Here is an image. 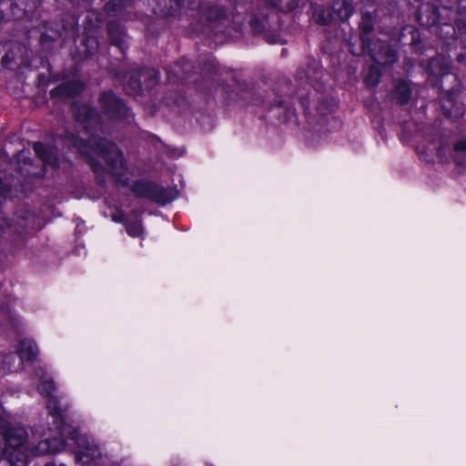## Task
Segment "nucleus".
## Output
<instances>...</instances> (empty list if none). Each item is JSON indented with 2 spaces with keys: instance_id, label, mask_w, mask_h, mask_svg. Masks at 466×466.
<instances>
[{
  "instance_id": "f257e3e1",
  "label": "nucleus",
  "mask_w": 466,
  "mask_h": 466,
  "mask_svg": "<svg viewBox=\"0 0 466 466\" xmlns=\"http://www.w3.org/2000/svg\"><path fill=\"white\" fill-rule=\"evenodd\" d=\"M168 85H175L174 89H168L162 97V103L173 109L185 111L189 102L184 90V85H193L195 90L202 94L206 100L214 97L218 90L221 91L223 104L228 106L248 107L256 106L268 111L272 117L281 124L294 123L299 125L294 107L295 99L299 102L305 116H309L311 103L314 104L317 114L327 116L333 111V101L329 97L319 98L317 102L310 99L309 90H300L297 96H283L274 90L265 95L254 91L250 83L243 81L238 75H232L230 83L219 79L222 75L219 65L214 57L207 58L198 66L192 60L181 57L174 64L165 67Z\"/></svg>"
},
{
  "instance_id": "f03ea898",
  "label": "nucleus",
  "mask_w": 466,
  "mask_h": 466,
  "mask_svg": "<svg viewBox=\"0 0 466 466\" xmlns=\"http://www.w3.org/2000/svg\"><path fill=\"white\" fill-rule=\"evenodd\" d=\"M440 41L441 50L446 53V56L439 54L429 59L427 82L439 90V100L443 116L453 117L459 114L456 99L459 79L451 72V63L456 61L459 65L466 66L465 38L461 37V42L450 46L445 43V39H440Z\"/></svg>"
},
{
  "instance_id": "7ed1b4c3",
  "label": "nucleus",
  "mask_w": 466,
  "mask_h": 466,
  "mask_svg": "<svg viewBox=\"0 0 466 466\" xmlns=\"http://www.w3.org/2000/svg\"><path fill=\"white\" fill-rule=\"evenodd\" d=\"M46 408L48 414L53 419V425L58 436L39 441L37 451L40 453L54 454L63 451L67 441H78L79 431L77 427L69 422L66 410L62 408L57 400H51Z\"/></svg>"
},
{
  "instance_id": "20e7f679",
  "label": "nucleus",
  "mask_w": 466,
  "mask_h": 466,
  "mask_svg": "<svg viewBox=\"0 0 466 466\" xmlns=\"http://www.w3.org/2000/svg\"><path fill=\"white\" fill-rule=\"evenodd\" d=\"M0 428V466H27L28 454L25 444L27 433L21 427L6 426Z\"/></svg>"
},
{
  "instance_id": "39448f33",
  "label": "nucleus",
  "mask_w": 466,
  "mask_h": 466,
  "mask_svg": "<svg viewBox=\"0 0 466 466\" xmlns=\"http://www.w3.org/2000/svg\"><path fill=\"white\" fill-rule=\"evenodd\" d=\"M440 10L448 19L441 24L437 30V37L445 39L450 45L461 42L466 36V7L461 6V0H439Z\"/></svg>"
},
{
  "instance_id": "423d86ee",
  "label": "nucleus",
  "mask_w": 466,
  "mask_h": 466,
  "mask_svg": "<svg viewBox=\"0 0 466 466\" xmlns=\"http://www.w3.org/2000/svg\"><path fill=\"white\" fill-rule=\"evenodd\" d=\"M130 190L137 198L148 199L159 206H166L177 198L175 187H165L149 178H137L130 185Z\"/></svg>"
},
{
  "instance_id": "0eeeda50",
  "label": "nucleus",
  "mask_w": 466,
  "mask_h": 466,
  "mask_svg": "<svg viewBox=\"0 0 466 466\" xmlns=\"http://www.w3.org/2000/svg\"><path fill=\"white\" fill-rule=\"evenodd\" d=\"M160 81V73L153 67L140 66L132 70L128 76L126 89L134 96L153 97L154 91Z\"/></svg>"
},
{
  "instance_id": "6e6552de",
  "label": "nucleus",
  "mask_w": 466,
  "mask_h": 466,
  "mask_svg": "<svg viewBox=\"0 0 466 466\" xmlns=\"http://www.w3.org/2000/svg\"><path fill=\"white\" fill-rule=\"evenodd\" d=\"M97 104L100 114L110 121L127 123L134 119L135 116L127 102L112 89L101 91Z\"/></svg>"
},
{
  "instance_id": "1a4fd4ad",
  "label": "nucleus",
  "mask_w": 466,
  "mask_h": 466,
  "mask_svg": "<svg viewBox=\"0 0 466 466\" xmlns=\"http://www.w3.org/2000/svg\"><path fill=\"white\" fill-rule=\"evenodd\" d=\"M85 34L82 36L79 45H76L75 50L71 51L72 58L76 63H82L94 56L99 48V41L96 35H91V31L99 27L101 20L95 12H87L84 19Z\"/></svg>"
},
{
  "instance_id": "9d476101",
  "label": "nucleus",
  "mask_w": 466,
  "mask_h": 466,
  "mask_svg": "<svg viewBox=\"0 0 466 466\" xmlns=\"http://www.w3.org/2000/svg\"><path fill=\"white\" fill-rule=\"evenodd\" d=\"M96 147L102 157L109 167V174L115 178L116 184L121 187H129V178L120 169L125 162L123 152L107 138L98 139Z\"/></svg>"
},
{
  "instance_id": "9b49d317",
  "label": "nucleus",
  "mask_w": 466,
  "mask_h": 466,
  "mask_svg": "<svg viewBox=\"0 0 466 466\" xmlns=\"http://www.w3.org/2000/svg\"><path fill=\"white\" fill-rule=\"evenodd\" d=\"M248 25L254 36L261 37L270 45L280 43L281 36L278 31L279 16L277 14L269 11L254 13L250 16Z\"/></svg>"
},
{
  "instance_id": "f8f14e48",
  "label": "nucleus",
  "mask_w": 466,
  "mask_h": 466,
  "mask_svg": "<svg viewBox=\"0 0 466 466\" xmlns=\"http://www.w3.org/2000/svg\"><path fill=\"white\" fill-rule=\"evenodd\" d=\"M350 52L353 56H369L370 59L377 65L383 67L391 66L398 61V53L388 42L371 41L369 46L355 47L351 42L349 43Z\"/></svg>"
},
{
  "instance_id": "ddd939ff",
  "label": "nucleus",
  "mask_w": 466,
  "mask_h": 466,
  "mask_svg": "<svg viewBox=\"0 0 466 466\" xmlns=\"http://www.w3.org/2000/svg\"><path fill=\"white\" fill-rule=\"evenodd\" d=\"M43 0H0V31L3 24L14 20H32Z\"/></svg>"
},
{
  "instance_id": "4468645a",
  "label": "nucleus",
  "mask_w": 466,
  "mask_h": 466,
  "mask_svg": "<svg viewBox=\"0 0 466 466\" xmlns=\"http://www.w3.org/2000/svg\"><path fill=\"white\" fill-rule=\"evenodd\" d=\"M29 50L25 45L19 42H0L1 65L4 68L14 70L29 67L31 60Z\"/></svg>"
},
{
  "instance_id": "2eb2a0df",
  "label": "nucleus",
  "mask_w": 466,
  "mask_h": 466,
  "mask_svg": "<svg viewBox=\"0 0 466 466\" xmlns=\"http://www.w3.org/2000/svg\"><path fill=\"white\" fill-rule=\"evenodd\" d=\"M324 68L319 58L306 56L303 62L298 66L295 77L300 83H305L316 90L322 87Z\"/></svg>"
},
{
  "instance_id": "dca6fc26",
  "label": "nucleus",
  "mask_w": 466,
  "mask_h": 466,
  "mask_svg": "<svg viewBox=\"0 0 466 466\" xmlns=\"http://www.w3.org/2000/svg\"><path fill=\"white\" fill-rule=\"evenodd\" d=\"M71 111L75 121L83 126L86 133H96L103 125L100 112L88 104L73 103Z\"/></svg>"
},
{
  "instance_id": "f3484780",
  "label": "nucleus",
  "mask_w": 466,
  "mask_h": 466,
  "mask_svg": "<svg viewBox=\"0 0 466 466\" xmlns=\"http://www.w3.org/2000/svg\"><path fill=\"white\" fill-rule=\"evenodd\" d=\"M416 21L421 27L432 29L437 35L439 26L443 22H448V19L439 6L431 3H423L417 10Z\"/></svg>"
},
{
  "instance_id": "a211bd4d",
  "label": "nucleus",
  "mask_w": 466,
  "mask_h": 466,
  "mask_svg": "<svg viewBox=\"0 0 466 466\" xmlns=\"http://www.w3.org/2000/svg\"><path fill=\"white\" fill-rule=\"evenodd\" d=\"M199 20L209 29L221 31L220 28L229 20V13L223 5H208L200 8Z\"/></svg>"
},
{
  "instance_id": "6ab92c4d",
  "label": "nucleus",
  "mask_w": 466,
  "mask_h": 466,
  "mask_svg": "<svg viewBox=\"0 0 466 466\" xmlns=\"http://www.w3.org/2000/svg\"><path fill=\"white\" fill-rule=\"evenodd\" d=\"M89 136L88 139L81 137L79 135L74 133H68L66 139L70 145L76 149L77 153L84 158L88 157L92 151H95L100 157L102 154L99 152L96 147L98 139L104 138L103 137L96 136L95 133H86Z\"/></svg>"
},
{
  "instance_id": "aec40b11",
  "label": "nucleus",
  "mask_w": 466,
  "mask_h": 466,
  "mask_svg": "<svg viewBox=\"0 0 466 466\" xmlns=\"http://www.w3.org/2000/svg\"><path fill=\"white\" fill-rule=\"evenodd\" d=\"M85 90V84L81 80L63 82L52 88L49 92L52 99H69L79 96Z\"/></svg>"
},
{
  "instance_id": "412c9836",
  "label": "nucleus",
  "mask_w": 466,
  "mask_h": 466,
  "mask_svg": "<svg viewBox=\"0 0 466 466\" xmlns=\"http://www.w3.org/2000/svg\"><path fill=\"white\" fill-rule=\"evenodd\" d=\"M106 34L110 44L117 47L122 54H125L128 48L126 41L127 29L125 25L117 20L108 21L106 24Z\"/></svg>"
},
{
  "instance_id": "4be33fe9",
  "label": "nucleus",
  "mask_w": 466,
  "mask_h": 466,
  "mask_svg": "<svg viewBox=\"0 0 466 466\" xmlns=\"http://www.w3.org/2000/svg\"><path fill=\"white\" fill-rule=\"evenodd\" d=\"M181 5V0H148L152 13L161 17L175 16Z\"/></svg>"
},
{
  "instance_id": "5701e85b",
  "label": "nucleus",
  "mask_w": 466,
  "mask_h": 466,
  "mask_svg": "<svg viewBox=\"0 0 466 466\" xmlns=\"http://www.w3.org/2000/svg\"><path fill=\"white\" fill-rule=\"evenodd\" d=\"M400 42L403 45L409 44L414 53L422 54L424 51L420 32L414 25H405L402 27L400 35Z\"/></svg>"
},
{
  "instance_id": "b1692460",
  "label": "nucleus",
  "mask_w": 466,
  "mask_h": 466,
  "mask_svg": "<svg viewBox=\"0 0 466 466\" xmlns=\"http://www.w3.org/2000/svg\"><path fill=\"white\" fill-rule=\"evenodd\" d=\"M14 177L12 176L5 175L3 177L0 176V251L3 248V240L5 238L4 235L5 234V220L3 217L2 207L5 200L11 195Z\"/></svg>"
},
{
  "instance_id": "393cba45",
  "label": "nucleus",
  "mask_w": 466,
  "mask_h": 466,
  "mask_svg": "<svg viewBox=\"0 0 466 466\" xmlns=\"http://www.w3.org/2000/svg\"><path fill=\"white\" fill-rule=\"evenodd\" d=\"M374 24H375V15L370 11L363 12L361 14V18L359 23L360 29V46H369L370 42L373 39L371 38V35L374 31Z\"/></svg>"
},
{
  "instance_id": "a878e982",
  "label": "nucleus",
  "mask_w": 466,
  "mask_h": 466,
  "mask_svg": "<svg viewBox=\"0 0 466 466\" xmlns=\"http://www.w3.org/2000/svg\"><path fill=\"white\" fill-rule=\"evenodd\" d=\"M133 0H109L104 5V11L108 16L126 17L132 12Z\"/></svg>"
},
{
  "instance_id": "bb28decb",
  "label": "nucleus",
  "mask_w": 466,
  "mask_h": 466,
  "mask_svg": "<svg viewBox=\"0 0 466 466\" xmlns=\"http://www.w3.org/2000/svg\"><path fill=\"white\" fill-rule=\"evenodd\" d=\"M49 22H44L43 27L44 31L41 32L39 37V43L44 51H50L53 49L55 43L62 36L61 32L57 28H53L50 26Z\"/></svg>"
},
{
  "instance_id": "cd10ccee",
  "label": "nucleus",
  "mask_w": 466,
  "mask_h": 466,
  "mask_svg": "<svg viewBox=\"0 0 466 466\" xmlns=\"http://www.w3.org/2000/svg\"><path fill=\"white\" fill-rule=\"evenodd\" d=\"M411 95V82L403 78L400 79L392 91V96L396 102L400 106L408 105Z\"/></svg>"
},
{
  "instance_id": "c85d7f7f",
  "label": "nucleus",
  "mask_w": 466,
  "mask_h": 466,
  "mask_svg": "<svg viewBox=\"0 0 466 466\" xmlns=\"http://www.w3.org/2000/svg\"><path fill=\"white\" fill-rule=\"evenodd\" d=\"M38 349L37 345L28 339H22L18 342L16 348V355L18 356L20 362H33L37 357Z\"/></svg>"
},
{
  "instance_id": "c756f323",
  "label": "nucleus",
  "mask_w": 466,
  "mask_h": 466,
  "mask_svg": "<svg viewBox=\"0 0 466 466\" xmlns=\"http://www.w3.org/2000/svg\"><path fill=\"white\" fill-rule=\"evenodd\" d=\"M311 19L319 25H328L333 20V13L322 5L310 3Z\"/></svg>"
},
{
  "instance_id": "7c9ffc66",
  "label": "nucleus",
  "mask_w": 466,
  "mask_h": 466,
  "mask_svg": "<svg viewBox=\"0 0 466 466\" xmlns=\"http://www.w3.org/2000/svg\"><path fill=\"white\" fill-rule=\"evenodd\" d=\"M271 9L279 13H291L304 5V0H266Z\"/></svg>"
},
{
  "instance_id": "2f4dec72",
  "label": "nucleus",
  "mask_w": 466,
  "mask_h": 466,
  "mask_svg": "<svg viewBox=\"0 0 466 466\" xmlns=\"http://www.w3.org/2000/svg\"><path fill=\"white\" fill-rule=\"evenodd\" d=\"M354 7L350 0H338L332 6L333 16L339 21L346 22L352 15Z\"/></svg>"
},
{
  "instance_id": "473e14b6",
  "label": "nucleus",
  "mask_w": 466,
  "mask_h": 466,
  "mask_svg": "<svg viewBox=\"0 0 466 466\" xmlns=\"http://www.w3.org/2000/svg\"><path fill=\"white\" fill-rule=\"evenodd\" d=\"M229 17L233 21H238L239 17L248 13L251 8L250 0H228Z\"/></svg>"
},
{
  "instance_id": "72a5a7b5",
  "label": "nucleus",
  "mask_w": 466,
  "mask_h": 466,
  "mask_svg": "<svg viewBox=\"0 0 466 466\" xmlns=\"http://www.w3.org/2000/svg\"><path fill=\"white\" fill-rule=\"evenodd\" d=\"M33 149L36 157L43 161L44 164H52L54 153L51 148L41 141L35 142Z\"/></svg>"
},
{
  "instance_id": "f704fd0d",
  "label": "nucleus",
  "mask_w": 466,
  "mask_h": 466,
  "mask_svg": "<svg viewBox=\"0 0 466 466\" xmlns=\"http://www.w3.org/2000/svg\"><path fill=\"white\" fill-rule=\"evenodd\" d=\"M47 70L49 76H46L43 73H39L36 78V86L38 88H46L51 83L57 82L60 77L58 73H54L52 66L47 62Z\"/></svg>"
},
{
  "instance_id": "c9c22d12",
  "label": "nucleus",
  "mask_w": 466,
  "mask_h": 466,
  "mask_svg": "<svg viewBox=\"0 0 466 466\" xmlns=\"http://www.w3.org/2000/svg\"><path fill=\"white\" fill-rule=\"evenodd\" d=\"M56 383L51 379L50 380H42L41 383L38 386L39 393L41 395L46 396V397H47L49 399L47 403L51 400H57L60 402V400L56 397L53 396V394L56 391Z\"/></svg>"
},
{
  "instance_id": "e433bc0d",
  "label": "nucleus",
  "mask_w": 466,
  "mask_h": 466,
  "mask_svg": "<svg viewBox=\"0 0 466 466\" xmlns=\"http://www.w3.org/2000/svg\"><path fill=\"white\" fill-rule=\"evenodd\" d=\"M380 76V69L377 66L371 65L369 67L368 74L364 78V82L368 86L375 87L379 85Z\"/></svg>"
},
{
  "instance_id": "4c0bfd02",
  "label": "nucleus",
  "mask_w": 466,
  "mask_h": 466,
  "mask_svg": "<svg viewBox=\"0 0 466 466\" xmlns=\"http://www.w3.org/2000/svg\"><path fill=\"white\" fill-rule=\"evenodd\" d=\"M124 226L129 237L137 238L143 233V226L140 220L128 219Z\"/></svg>"
},
{
  "instance_id": "58836bf2",
  "label": "nucleus",
  "mask_w": 466,
  "mask_h": 466,
  "mask_svg": "<svg viewBox=\"0 0 466 466\" xmlns=\"http://www.w3.org/2000/svg\"><path fill=\"white\" fill-rule=\"evenodd\" d=\"M85 159L88 163V165H89L91 170L93 171V173H98V172L106 170V168L102 165V163L97 158L93 157L92 154H90Z\"/></svg>"
},
{
  "instance_id": "ea45409f",
  "label": "nucleus",
  "mask_w": 466,
  "mask_h": 466,
  "mask_svg": "<svg viewBox=\"0 0 466 466\" xmlns=\"http://www.w3.org/2000/svg\"><path fill=\"white\" fill-rule=\"evenodd\" d=\"M70 5L71 8H76L74 13L79 12L80 10L86 11L90 5L92 0H65Z\"/></svg>"
},
{
  "instance_id": "a19ab883",
  "label": "nucleus",
  "mask_w": 466,
  "mask_h": 466,
  "mask_svg": "<svg viewBox=\"0 0 466 466\" xmlns=\"http://www.w3.org/2000/svg\"><path fill=\"white\" fill-rule=\"evenodd\" d=\"M89 449L86 451H79L76 453V461L82 462L83 464H90L94 461V457L89 453Z\"/></svg>"
},
{
  "instance_id": "79ce46f5",
  "label": "nucleus",
  "mask_w": 466,
  "mask_h": 466,
  "mask_svg": "<svg viewBox=\"0 0 466 466\" xmlns=\"http://www.w3.org/2000/svg\"><path fill=\"white\" fill-rule=\"evenodd\" d=\"M111 218L114 222L121 223L123 225H125L128 220L126 213L121 208H116L115 212L112 213Z\"/></svg>"
},
{
  "instance_id": "37998d69",
  "label": "nucleus",
  "mask_w": 466,
  "mask_h": 466,
  "mask_svg": "<svg viewBox=\"0 0 466 466\" xmlns=\"http://www.w3.org/2000/svg\"><path fill=\"white\" fill-rule=\"evenodd\" d=\"M26 243V238L25 235L23 233H19L16 236L15 243L14 244V249H21L25 247Z\"/></svg>"
},
{
  "instance_id": "c03bdc74",
  "label": "nucleus",
  "mask_w": 466,
  "mask_h": 466,
  "mask_svg": "<svg viewBox=\"0 0 466 466\" xmlns=\"http://www.w3.org/2000/svg\"><path fill=\"white\" fill-rule=\"evenodd\" d=\"M453 150L456 153L466 154V139L457 141L453 146Z\"/></svg>"
},
{
  "instance_id": "a18cd8bd",
  "label": "nucleus",
  "mask_w": 466,
  "mask_h": 466,
  "mask_svg": "<svg viewBox=\"0 0 466 466\" xmlns=\"http://www.w3.org/2000/svg\"><path fill=\"white\" fill-rule=\"evenodd\" d=\"M94 175H95V179H96L97 186L105 187L106 186V170L98 172V173H94Z\"/></svg>"
},
{
  "instance_id": "49530a36",
  "label": "nucleus",
  "mask_w": 466,
  "mask_h": 466,
  "mask_svg": "<svg viewBox=\"0 0 466 466\" xmlns=\"http://www.w3.org/2000/svg\"><path fill=\"white\" fill-rule=\"evenodd\" d=\"M454 162L457 166L466 168V154L457 155L454 158Z\"/></svg>"
},
{
  "instance_id": "de8ad7c7",
  "label": "nucleus",
  "mask_w": 466,
  "mask_h": 466,
  "mask_svg": "<svg viewBox=\"0 0 466 466\" xmlns=\"http://www.w3.org/2000/svg\"><path fill=\"white\" fill-rule=\"evenodd\" d=\"M15 354L10 353V354H8V355H6V356L5 357V360H4V361H5H5H10L11 360H15Z\"/></svg>"
},
{
  "instance_id": "09e8293b",
  "label": "nucleus",
  "mask_w": 466,
  "mask_h": 466,
  "mask_svg": "<svg viewBox=\"0 0 466 466\" xmlns=\"http://www.w3.org/2000/svg\"><path fill=\"white\" fill-rule=\"evenodd\" d=\"M72 20H73L72 26H73V27H76V26L77 25V23H78V18H77V17H76V15H75V14L72 15Z\"/></svg>"
},
{
  "instance_id": "8fccbe9b",
  "label": "nucleus",
  "mask_w": 466,
  "mask_h": 466,
  "mask_svg": "<svg viewBox=\"0 0 466 466\" xmlns=\"http://www.w3.org/2000/svg\"><path fill=\"white\" fill-rule=\"evenodd\" d=\"M45 466H56L55 462H46Z\"/></svg>"
},
{
  "instance_id": "3c124183",
  "label": "nucleus",
  "mask_w": 466,
  "mask_h": 466,
  "mask_svg": "<svg viewBox=\"0 0 466 466\" xmlns=\"http://www.w3.org/2000/svg\"><path fill=\"white\" fill-rule=\"evenodd\" d=\"M465 18H466V16H465ZM465 44H466V35H465Z\"/></svg>"
}]
</instances>
